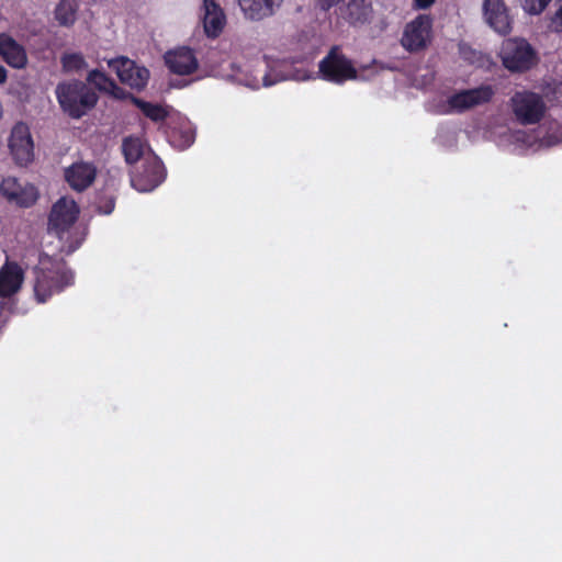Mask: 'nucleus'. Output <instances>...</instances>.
Here are the masks:
<instances>
[{"label":"nucleus","mask_w":562,"mask_h":562,"mask_svg":"<svg viewBox=\"0 0 562 562\" xmlns=\"http://www.w3.org/2000/svg\"><path fill=\"white\" fill-rule=\"evenodd\" d=\"M79 209L74 200L60 198L54 205L48 218V235L55 236L60 243L59 250L69 255L83 240V235L75 227Z\"/></svg>","instance_id":"f257e3e1"},{"label":"nucleus","mask_w":562,"mask_h":562,"mask_svg":"<svg viewBox=\"0 0 562 562\" xmlns=\"http://www.w3.org/2000/svg\"><path fill=\"white\" fill-rule=\"evenodd\" d=\"M34 273V294L40 303H45L53 294L59 293L74 282V273L65 261L47 254L40 256Z\"/></svg>","instance_id":"f03ea898"},{"label":"nucleus","mask_w":562,"mask_h":562,"mask_svg":"<svg viewBox=\"0 0 562 562\" xmlns=\"http://www.w3.org/2000/svg\"><path fill=\"white\" fill-rule=\"evenodd\" d=\"M55 93L61 110L72 119L87 114L98 101L97 93L79 80L58 83Z\"/></svg>","instance_id":"7ed1b4c3"},{"label":"nucleus","mask_w":562,"mask_h":562,"mask_svg":"<svg viewBox=\"0 0 562 562\" xmlns=\"http://www.w3.org/2000/svg\"><path fill=\"white\" fill-rule=\"evenodd\" d=\"M312 77V74L305 68L292 69L285 63L278 64L276 67L271 68L270 71L261 76V78L243 70H238V72L234 75V78L237 83L246 86L251 89L260 88L261 81L262 86L270 87L283 80L304 81L311 79Z\"/></svg>","instance_id":"20e7f679"},{"label":"nucleus","mask_w":562,"mask_h":562,"mask_svg":"<svg viewBox=\"0 0 562 562\" xmlns=\"http://www.w3.org/2000/svg\"><path fill=\"white\" fill-rule=\"evenodd\" d=\"M317 74L323 80L336 85L358 79V71L352 60L341 52L339 46H333L319 61Z\"/></svg>","instance_id":"39448f33"},{"label":"nucleus","mask_w":562,"mask_h":562,"mask_svg":"<svg viewBox=\"0 0 562 562\" xmlns=\"http://www.w3.org/2000/svg\"><path fill=\"white\" fill-rule=\"evenodd\" d=\"M509 106L515 120L521 125L539 123L547 111L543 97L529 90L516 91L509 99Z\"/></svg>","instance_id":"423d86ee"},{"label":"nucleus","mask_w":562,"mask_h":562,"mask_svg":"<svg viewBox=\"0 0 562 562\" xmlns=\"http://www.w3.org/2000/svg\"><path fill=\"white\" fill-rule=\"evenodd\" d=\"M494 94L495 91L490 85L461 90L447 98L446 103L441 106V112L443 114L463 113L488 103Z\"/></svg>","instance_id":"0eeeda50"},{"label":"nucleus","mask_w":562,"mask_h":562,"mask_svg":"<svg viewBox=\"0 0 562 562\" xmlns=\"http://www.w3.org/2000/svg\"><path fill=\"white\" fill-rule=\"evenodd\" d=\"M501 57L503 65L510 71H525L537 63L532 46L522 38H509L503 43Z\"/></svg>","instance_id":"6e6552de"},{"label":"nucleus","mask_w":562,"mask_h":562,"mask_svg":"<svg viewBox=\"0 0 562 562\" xmlns=\"http://www.w3.org/2000/svg\"><path fill=\"white\" fill-rule=\"evenodd\" d=\"M431 30L432 19L430 15L419 14L405 25L401 45L409 53L423 50L430 43Z\"/></svg>","instance_id":"1a4fd4ad"},{"label":"nucleus","mask_w":562,"mask_h":562,"mask_svg":"<svg viewBox=\"0 0 562 562\" xmlns=\"http://www.w3.org/2000/svg\"><path fill=\"white\" fill-rule=\"evenodd\" d=\"M165 179V169L161 160L155 154H148L142 162V169L131 177V183L139 192H149L157 188Z\"/></svg>","instance_id":"9d476101"},{"label":"nucleus","mask_w":562,"mask_h":562,"mask_svg":"<svg viewBox=\"0 0 562 562\" xmlns=\"http://www.w3.org/2000/svg\"><path fill=\"white\" fill-rule=\"evenodd\" d=\"M108 65L116 72L120 81L132 89L140 91L147 86L149 70L144 66L137 65L134 60L120 56L110 59Z\"/></svg>","instance_id":"9b49d317"},{"label":"nucleus","mask_w":562,"mask_h":562,"mask_svg":"<svg viewBox=\"0 0 562 562\" xmlns=\"http://www.w3.org/2000/svg\"><path fill=\"white\" fill-rule=\"evenodd\" d=\"M9 148L14 161L20 166H26L34 158V144L29 126L25 123H16L9 138Z\"/></svg>","instance_id":"f8f14e48"},{"label":"nucleus","mask_w":562,"mask_h":562,"mask_svg":"<svg viewBox=\"0 0 562 562\" xmlns=\"http://www.w3.org/2000/svg\"><path fill=\"white\" fill-rule=\"evenodd\" d=\"M0 193L20 206H30L37 199V191L34 186L21 184L14 177H7L2 180Z\"/></svg>","instance_id":"ddd939ff"},{"label":"nucleus","mask_w":562,"mask_h":562,"mask_svg":"<svg viewBox=\"0 0 562 562\" xmlns=\"http://www.w3.org/2000/svg\"><path fill=\"white\" fill-rule=\"evenodd\" d=\"M483 15L486 23L498 34L506 35L512 31V20L503 0H484Z\"/></svg>","instance_id":"4468645a"},{"label":"nucleus","mask_w":562,"mask_h":562,"mask_svg":"<svg viewBox=\"0 0 562 562\" xmlns=\"http://www.w3.org/2000/svg\"><path fill=\"white\" fill-rule=\"evenodd\" d=\"M97 177V168L92 162L76 161L65 169V179L71 189L81 192L89 188Z\"/></svg>","instance_id":"2eb2a0df"},{"label":"nucleus","mask_w":562,"mask_h":562,"mask_svg":"<svg viewBox=\"0 0 562 562\" xmlns=\"http://www.w3.org/2000/svg\"><path fill=\"white\" fill-rule=\"evenodd\" d=\"M165 63L171 72L182 76L194 72L199 66L194 52L189 47L167 52Z\"/></svg>","instance_id":"dca6fc26"},{"label":"nucleus","mask_w":562,"mask_h":562,"mask_svg":"<svg viewBox=\"0 0 562 562\" xmlns=\"http://www.w3.org/2000/svg\"><path fill=\"white\" fill-rule=\"evenodd\" d=\"M23 280V269L16 262L7 260L0 268V297H9L19 292Z\"/></svg>","instance_id":"f3484780"},{"label":"nucleus","mask_w":562,"mask_h":562,"mask_svg":"<svg viewBox=\"0 0 562 562\" xmlns=\"http://www.w3.org/2000/svg\"><path fill=\"white\" fill-rule=\"evenodd\" d=\"M282 2L283 0H238L245 18L251 21H261L272 16Z\"/></svg>","instance_id":"a211bd4d"},{"label":"nucleus","mask_w":562,"mask_h":562,"mask_svg":"<svg viewBox=\"0 0 562 562\" xmlns=\"http://www.w3.org/2000/svg\"><path fill=\"white\" fill-rule=\"evenodd\" d=\"M203 26L209 37H217L226 23L224 11L215 0H203Z\"/></svg>","instance_id":"6ab92c4d"},{"label":"nucleus","mask_w":562,"mask_h":562,"mask_svg":"<svg viewBox=\"0 0 562 562\" xmlns=\"http://www.w3.org/2000/svg\"><path fill=\"white\" fill-rule=\"evenodd\" d=\"M0 55L13 68H23L27 63L24 47L5 33L0 34Z\"/></svg>","instance_id":"aec40b11"},{"label":"nucleus","mask_w":562,"mask_h":562,"mask_svg":"<svg viewBox=\"0 0 562 562\" xmlns=\"http://www.w3.org/2000/svg\"><path fill=\"white\" fill-rule=\"evenodd\" d=\"M372 13L370 0H348L342 16L350 24H363L369 21Z\"/></svg>","instance_id":"412c9836"},{"label":"nucleus","mask_w":562,"mask_h":562,"mask_svg":"<svg viewBox=\"0 0 562 562\" xmlns=\"http://www.w3.org/2000/svg\"><path fill=\"white\" fill-rule=\"evenodd\" d=\"M122 151L125 161L133 165L137 161H145L148 154H153L149 147L139 137H125L122 143Z\"/></svg>","instance_id":"4be33fe9"},{"label":"nucleus","mask_w":562,"mask_h":562,"mask_svg":"<svg viewBox=\"0 0 562 562\" xmlns=\"http://www.w3.org/2000/svg\"><path fill=\"white\" fill-rule=\"evenodd\" d=\"M79 0H60L55 8V19L59 25L69 27L75 24Z\"/></svg>","instance_id":"5701e85b"},{"label":"nucleus","mask_w":562,"mask_h":562,"mask_svg":"<svg viewBox=\"0 0 562 562\" xmlns=\"http://www.w3.org/2000/svg\"><path fill=\"white\" fill-rule=\"evenodd\" d=\"M87 81L98 90L111 93L115 97H117V92L121 91L119 86L111 78L98 69H93L88 74Z\"/></svg>","instance_id":"b1692460"},{"label":"nucleus","mask_w":562,"mask_h":562,"mask_svg":"<svg viewBox=\"0 0 562 562\" xmlns=\"http://www.w3.org/2000/svg\"><path fill=\"white\" fill-rule=\"evenodd\" d=\"M132 101L144 113L145 116L154 122H161L168 115L167 109L160 104L146 102L136 97H132Z\"/></svg>","instance_id":"393cba45"},{"label":"nucleus","mask_w":562,"mask_h":562,"mask_svg":"<svg viewBox=\"0 0 562 562\" xmlns=\"http://www.w3.org/2000/svg\"><path fill=\"white\" fill-rule=\"evenodd\" d=\"M61 66L65 72H78L88 67V64L80 53H66L61 56Z\"/></svg>","instance_id":"a878e982"},{"label":"nucleus","mask_w":562,"mask_h":562,"mask_svg":"<svg viewBox=\"0 0 562 562\" xmlns=\"http://www.w3.org/2000/svg\"><path fill=\"white\" fill-rule=\"evenodd\" d=\"M551 0H524V10L529 14L541 13Z\"/></svg>","instance_id":"bb28decb"},{"label":"nucleus","mask_w":562,"mask_h":562,"mask_svg":"<svg viewBox=\"0 0 562 562\" xmlns=\"http://www.w3.org/2000/svg\"><path fill=\"white\" fill-rule=\"evenodd\" d=\"M551 27L555 32L562 31V4L559 7V9L551 19Z\"/></svg>","instance_id":"cd10ccee"},{"label":"nucleus","mask_w":562,"mask_h":562,"mask_svg":"<svg viewBox=\"0 0 562 562\" xmlns=\"http://www.w3.org/2000/svg\"><path fill=\"white\" fill-rule=\"evenodd\" d=\"M435 3V0H413V7L417 10H427Z\"/></svg>","instance_id":"c85d7f7f"},{"label":"nucleus","mask_w":562,"mask_h":562,"mask_svg":"<svg viewBox=\"0 0 562 562\" xmlns=\"http://www.w3.org/2000/svg\"><path fill=\"white\" fill-rule=\"evenodd\" d=\"M183 137H184V140H183V146L184 147H189L193 144L194 142V134L193 132L191 131H187V132H183Z\"/></svg>","instance_id":"c756f323"},{"label":"nucleus","mask_w":562,"mask_h":562,"mask_svg":"<svg viewBox=\"0 0 562 562\" xmlns=\"http://www.w3.org/2000/svg\"><path fill=\"white\" fill-rule=\"evenodd\" d=\"M323 10H328L335 4L339 3L340 0H317Z\"/></svg>","instance_id":"7c9ffc66"},{"label":"nucleus","mask_w":562,"mask_h":562,"mask_svg":"<svg viewBox=\"0 0 562 562\" xmlns=\"http://www.w3.org/2000/svg\"><path fill=\"white\" fill-rule=\"evenodd\" d=\"M7 80V69L3 66H0V83H3Z\"/></svg>","instance_id":"2f4dec72"},{"label":"nucleus","mask_w":562,"mask_h":562,"mask_svg":"<svg viewBox=\"0 0 562 562\" xmlns=\"http://www.w3.org/2000/svg\"><path fill=\"white\" fill-rule=\"evenodd\" d=\"M114 209V203L112 201H110L106 205V207L102 211L104 214H110L112 213Z\"/></svg>","instance_id":"473e14b6"}]
</instances>
